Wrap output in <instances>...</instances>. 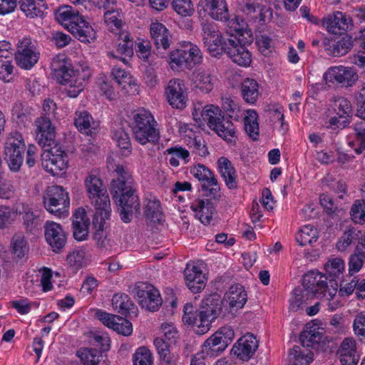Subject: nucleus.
Returning a JSON list of instances; mask_svg holds the SVG:
<instances>
[{"label": "nucleus", "instance_id": "nucleus-1", "mask_svg": "<svg viewBox=\"0 0 365 365\" xmlns=\"http://www.w3.org/2000/svg\"><path fill=\"white\" fill-rule=\"evenodd\" d=\"M117 178L111 182V193L120 207L121 220L131 221L134 214H140V200L130 173L122 165H115Z\"/></svg>", "mask_w": 365, "mask_h": 365}, {"label": "nucleus", "instance_id": "nucleus-2", "mask_svg": "<svg viewBox=\"0 0 365 365\" xmlns=\"http://www.w3.org/2000/svg\"><path fill=\"white\" fill-rule=\"evenodd\" d=\"M51 70L58 81L66 86V92L69 97L76 98L83 91L85 82L91 76L88 68L74 69L65 58L57 56L53 58Z\"/></svg>", "mask_w": 365, "mask_h": 365}, {"label": "nucleus", "instance_id": "nucleus-3", "mask_svg": "<svg viewBox=\"0 0 365 365\" xmlns=\"http://www.w3.org/2000/svg\"><path fill=\"white\" fill-rule=\"evenodd\" d=\"M131 115V128L135 140L143 145L148 143H158L160 129L152 113L149 110L139 108L134 110Z\"/></svg>", "mask_w": 365, "mask_h": 365}, {"label": "nucleus", "instance_id": "nucleus-4", "mask_svg": "<svg viewBox=\"0 0 365 365\" xmlns=\"http://www.w3.org/2000/svg\"><path fill=\"white\" fill-rule=\"evenodd\" d=\"M217 307L210 305L207 302V298L202 301L201 310L194 311L192 304L187 303L183 308L182 322L185 325L192 326L195 332L198 335L207 333L211 323L220 316Z\"/></svg>", "mask_w": 365, "mask_h": 365}, {"label": "nucleus", "instance_id": "nucleus-5", "mask_svg": "<svg viewBox=\"0 0 365 365\" xmlns=\"http://www.w3.org/2000/svg\"><path fill=\"white\" fill-rule=\"evenodd\" d=\"M247 300L245 290L238 284L231 286L222 299L217 294L207 297V303L217 307L222 317H233L237 310L243 308Z\"/></svg>", "mask_w": 365, "mask_h": 365}, {"label": "nucleus", "instance_id": "nucleus-6", "mask_svg": "<svg viewBox=\"0 0 365 365\" xmlns=\"http://www.w3.org/2000/svg\"><path fill=\"white\" fill-rule=\"evenodd\" d=\"M324 275L317 271H310L305 274L302 279L303 288H296L293 291V296L290 299L289 308L297 311L301 305L307 303V301L319 295V287H323Z\"/></svg>", "mask_w": 365, "mask_h": 365}, {"label": "nucleus", "instance_id": "nucleus-7", "mask_svg": "<svg viewBox=\"0 0 365 365\" xmlns=\"http://www.w3.org/2000/svg\"><path fill=\"white\" fill-rule=\"evenodd\" d=\"M84 187L87 197L96 208V211H104V215L111 212L110 198L107 189L98 175L91 172L84 179Z\"/></svg>", "mask_w": 365, "mask_h": 365}, {"label": "nucleus", "instance_id": "nucleus-8", "mask_svg": "<svg viewBox=\"0 0 365 365\" xmlns=\"http://www.w3.org/2000/svg\"><path fill=\"white\" fill-rule=\"evenodd\" d=\"M43 205L46 210L51 214L58 217L68 216L70 197L68 192L59 185H51L47 187L43 196Z\"/></svg>", "mask_w": 365, "mask_h": 365}, {"label": "nucleus", "instance_id": "nucleus-9", "mask_svg": "<svg viewBox=\"0 0 365 365\" xmlns=\"http://www.w3.org/2000/svg\"><path fill=\"white\" fill-rule=\"evenodd\" d=\"M170 63L191 69L202 61V53L199 47L190 41H182L180 47L170 54Z\"/></svg>", "mask_w": 365, "mask_h": 365}, {"label": "nucleus", "instance_id": "nucleus-10", "mask_svg": "<svg viewBox=\"0 0 365 365\" xmlns=\"http://www.w3.org/2000/svg\"><path fill=\"white\" fill-rule=\"evenodd\" d=\"M43 148L41 165L47 173L58 175L67 170L68 157L60 145L54 144L51 147Z\"/></svg>", "mask_w": 365, "mask_h": 365}, {"label": "nucleus", "instance_id": "nucleus-11", "mask_svg": "<svg viewBox=\"0 0 365 365\" xmlns=\"http://www.w3.org/2000/svg\"><path fill=\"white\" fill-rule=\"evenodd\" d=\"M25 143L19 133H12L6 138L4 145L5 160L11 171L17 172L23 164Z\"/></svg>", "mask_w": 365, "mask_h": 365}, {"label": "nucleus", "instance_id": "nucleus-12", "mask_svg": "<svg viewBox=\"0 0 365 365\" xmlns=\"http://www.w3.org/2000/svg\"><path fill=\"white\" fill-rule=\"evenodd\" d=\"M39 58L40 51L35 41L31 38H24L19 41L15 61L21 68L31 69L37 63Z\"/></svg>", "mask_w": 365, "mask_h": 365}, {"label": "nucleus", "instance_id": "nucleus-13", "mask_svg": "<svg viewBox=\"0 0 365 365\" xmlns=\"http://www.w3.org/2000/svg\"><path fill=\"white\" fill-rule=\"evenodd\" d=\"M355 98L357 106L356 115L363 120L354 125L356 142L349 141L348 144L357 155H360L365 150V87H362L356 93Z\"/></svg>", "mask_w": 365, "mask_h": 365}, {"label": "nucleus", "instance_id": "nucleus-14", "mask_svg": "<svg viewBox=\"0 0 365 365\" xmlns=\"http://www.w3.org/2000/svg\"><path fill=\"white\" fill-rule=\"evenodd\" d=\"M202 38L205 46L212 56L220 54L224 51L225 40L217 26L212 22L202 24Z\"/></svg>", "mask_w": 365, "mask_h": 365}, {"label": "nucleus", "instance_id": "nucleus-15", "mask_svg": "<svg viewBox=\"0 0 365 365\" xmlns=\"http://www.w3.org/2000/svg\"><path fill=\"white\" fill-rule=\"evenodd\" d=\"M168 102L173 108L182 110L188 102V88L185 81L180 78L169 81L165 89Z\"/></svg>", "mask_w": 365, "mask_h": 365}, {"label": "nucleus", "instance_id": "nucleus-16", "mask_svg": "<svg viewBox=\"0 0 365 365\" xmlns=\"http://www.w3.org/2000/svg\"><path fill=\"white\" fill-rule=\"evenodd\" d=\"M252 41L245 40L241 38L240 40L227 38L225 44L224 52L227 54L232 61L242 67H249L252 63V55L245 44Z\"/></svg>", "mask_w": 365, "mask_h": 365}, {"label": "nucleus", "instance_id": "nucleus-17", "mask_svg": "<svg viewBox=\"0 0 365 365\" xmlns=\"http://www.w3.org/2000/svg\"><path fill=\"white\" fill-rule=\"evenodd\" d=\"M190 173L200 181L202 188L215 200L221 197L220 187L214 173L205 165L196 164L190 168Z\"/></svg>", "mask_w": 365, "mask_h": 365}, {"label": "nucleus", "instance_id": "nucleus-18", "mask_svg": "<svg viewBox=\"0 0 365 365\" xmlns=\"http://www.w3.org/2000/svg\"><path fill=\"white\" fill-rule=\"evenodd\" d=\"M136 297L143 308L155 312L162 304L159 291L150 284L143 283L136 287Z\"/></svg>", "mask_w": 365, "mask_h": 365}, {"label": "nucleus", "instance_id": "nucleus-19", "mask_svg": "<svg viewBox=\"0 0 365 365\" xmlns=\"http://www.w3.org/2000/svg\"><path fill=\"white\" fill-rule=\"evenodd\" d=\"M235 332L228 326L222 327L205 340L203 346L205 350L222 353L232 341Z\"/></svg>", "mask_w": 365, "mask_h": 365}, {"label": "nucleus", "instance_id": "nucleus-20", "mask_svg": "<svg viewBox=\"0 0 365 365\" xmlns=\"http://www.w3.org/2000/svg\"><path fill=\"white\" fill-rule=\"evenodd\" d=\"M323 78L326 83H337L351 86L357 81L359 76L351 68L337 66L328 68Z\"/></svg>", "mask_w": 365, "mask_h": 365}, {"label": "nucleus", "instance_id": "nucleus-21", "mask_svg": "<svg viewBox=\"0 0 365 365\" xmlns=\"http://www.w3.org/2000/svg\"><path fill=\"white\" fill-rule=\"evenodd\" d=\"M44 228L46 241L52 250L56 253L61 252L67 242V235L61 225L53 221H47Z\"/></svg>", "mask_w": 365, "mask_h": 365}, {"label": "nucleus", "instance_id": "nucleus-22", "mask_svg": "<svg viewBox=\"0 0 365 365\" xmlns=\"http://www.w3.org/2000/svg\"><path fill=\"white\" fill-rule=\"evenodd\" d=\"M198 8L215 21H228L230 13L226 0H200Z\"/></svg>", "mask_w": 365, "mask_h": 365}, {"label": "nucleus", "instance_id": "nucleus-23", "mask_svg": "<svg viewBox=\"0 0 365 365\" xmlns=\"http://www.w3.org/2000/svg\"><path fill=\"white\" fill-rule=\"evenodd\" d=\"M190 209L195 217L205 225H210L216 214L213 202L205 197L194 200L190 203Z\"/></svg>", "mask_w": 365, "mask_h": 365}, {"label": "nucleus", "instance_id": "nucleus-24", "mask_svg": "<svg viewBox=\"0 0 365 365\" xmlns=\"http://www.w3.org/2000/svg\"><path fill=\"white\" fill-rule=\"evenodd\" d=\"M323 287H319V295L317 298L322 300V303L325 304L329 310L333 312L341 306L339 298L336 296L338 284L335 280L329 279L324 275Z\"/></svg>", "mask_w": 365, "mask_h": 365}, {"label": "nucleus", "instance_id": "nucleus-25", "mask_svg": "<svg viewBox=\"0 0 365 365\" xmlns=\"http://www.w3.org/2000/svg\"><path fill=\"white\" fill-rule=\"evenodd\" d=\"M37 126V140L43 148L51 147L56 143V129L51 120L46 115L38 118L36 121Z\"/></svg>", "mask_w": 365, "mask_h": 365}, {"label": "nucleus", "instance_id": "nucleus-26", "mask_svg": "<svg viewBox=\"0 0 365 365\" xmlns=\"http://www.w3.org/2000/svg\"><path fill=\"white\" fill-rule=\"evenodd\" d=\"M184 274L186 284L192 293H199L205 287L207 279L199 266L187 264Z\"/></svg>", "mask_w": 365, "mask_h": 365}, {"label": "nucleus", "instance_id": "nucleus-27", "mask_svg": "<svg viewBox=\"0 0 365 365\" xmlns=\"http://www.w3.org/2000/svg\"><path fill=\"white\" fill-rule=\"evenodd\" d=\"M337 354L342 365H356L360 358L356 342L350 337L345 338L341 341Z\"/></svg>", "mask_w": 365, "mask_h": 365}, {"label": "nucleus", "instance_id": "nucleus-28", "mask_svg": "<svg viewBox=\"0 0 365 365\" xmlns=\"http://www.w3.org/2000/svg\"><path fill=\"white\" fill-rule=\"evenodd\" d=\"M258 347V342L253 334H247L239 339L233 346L232 351L242 360H248Z\"/></svg>", "mask_w": 365, "mask_h": 365}, {"label": "nucleus", "instance_id": "nucleus-29", "mask_svg": "<svg viewBox=\"0 0 365 365\" xmlns=\"http://www.w3.org/2000/svg\"><path fill=\"white\" fill-rule=\"evenodd\" d=\"M69 31L82 43H89L96 38V31L82 15L76 21Z\"/></svg>", "mask_w": 365, "mask_h": 365}, {"label": "nucleus", "instance_id": "nucleus-30", "mask_svg": "<svg viewBox=\"0 0 365 365\" xmlns=\"http://www.w3.org/2000/svg\"><path fill=\"white\" fill-rule=\"evenodd\" d=\"M324 25L329 33L341 34L351 26V20L342 12L336 11L324 19Z\"/></svg>", "mask_w": 365, "mask_h": 365}, {"label": "nucleus", "instance_id": "nucleus-31", "mask_svg": "<svg viewBox=\"0 0 365 365\" xmlns=\"http://www.w3.org/2000/svg\"><path fill=\"white\" fill-rule=\"evenodd\" d=\"M226 22L230 38L236 40L243 38L245 40L252 41V33L242 18L235 16L231 19L229 18Z\"/></svg>", "mask_w": 365, "mask_h": 365}, {"label": "nucleus", "instance_id": "nucleus-32", "mask_svg": "<svg viewBox=\"0 0 365 365\" xmlns=\"http://www.w3.org/2000/svg\"><path fill=\"white\" fill-rule=\"evenodd\" d=\"M89 219L82 207L76 209L73 215V237L78 241L85 240L88 235Z\"/></svg>", "mask_w": 365, "mask_h": 365}, {"label": "nucleus", "instance_id": "nucleus-33", "mask_svg": "<svg viewBox=\"0 0 365 365\" xmlns=\"http://www.w3.org/2000/svg\"><path fill=\"white\" fill-rule=\"evenodd\" d=\"M217 170L229 189L237 188V175L232 162L228 158L220 157L217 160Z\"/></svg>", "mask_w": 365, "mask_h": 365}, {"label": "nucleus", "instance_id": "nucleus-34", "mask_svg": "<svg viewBox=\"0 0 365 365\" xmlns=\"http://www.w3.org/2000/svg\"><path fill=\"white\" fill-rule=\"evenodd\" d=\"M74 124L80 132L86 135L96 133L99 128V123L95 121L92 115L86 110L76 112Z\"/></svg>", "mask_w": 365, "mask_h": 365}, {"label": "nucleus", "instance_id": "nucleus-35", "mask_svg": "<svg viewBox=\"0 0 365 365\" xmlns=\"http://www.w3.org/2000/svg\"><path fill=\"white\" fill-rule=\"evenodd\" d=\"M150 35L157 48L166 50L170 45V35L168 29L161 23L153 22L150 24Z\"/></svg>", "mask_w": 365, "mask_h": 365}, {"label": "nucleus", "instance_id": "nucleus-36", "mask_svg": "<svg viewBox=\"0 0 365 365\" xmlns=\"http://www.w3.org/2000/svg\"><path fill=\"white\" fill-rule=\"evenodd\" d=\"M200 115L202 119L199 118V125L206 123L212 130L223 120L221 109L212 104L205 106L202 108Z\"/></svg>", "mask_w": 365, "mask_h": 365}, {"label": "nucleus", "instance_id": "nucleus-37", "mask_svg": "<svg viewBox=\"0 0 365 365\" xmlns=\"http://www.w3.org/2000/svg\"><path fill=\"white\" fill-rule=\"evenodd\" d=\"M145 205V215L150 223L160 224L163 220V214L160 200L155 196L150 195L146 197Z\"/></svg>", "mask_w": 365, "mask_h": 365}, {"label": "nucleus", "instance_id": "nucleus-38", "mask_svg": "<svg viewBox=\"0 0 365 365\" xmlns=\"http://www.w3.org/2000/svg\"><path fill=\"white\" fill-rule=\"evenodd\" d=\"M22 215L23 223L27 231L31 232L41 229L43 218L38 211H34L26 205H22V211L19 212Z\"/></svg>", "mask_w": 365, "mask_h": 365}, {"label": "nucleus", "instance_id": "nucleus-39", "mask_svg": "<svg viewBox=\"0 0 365 365\" xmlns=\"http://www.w3.org/2000/svg\"><path fill=\"white\" fill-rule=\"evenodd\" d=\"M79 12L71 6H60L55 12V19L68 31L76 21L80 17Z\"/></svg>", "mask_w": 365, "mask_h": 365}, {"label": "nucleus", "instance_id": "nucleus-40", "mask_svg": "<svg viewBox=\"0 0 365 365\" xmlns=\"http://www.w3.org/2000/svg\"><path fill=\"white\" fill-rule=\"evenodd\" d=\"M192 82L195 88L205 93L210 92L214 86L210 72L204 69H198L193 73Z\"/></svg>", "mask_w": 365, "mask_h": 365}, {"label": "nucleus", "instance_id": "nucleus-41", "mask_svg": "<svg viewBox=\"0 0 365 365\" xmlns=\"http://www.w3.org/2000/svg\"><path fill=\"white\" fill-rule=\"evenodd\" d=\"M322 329L316 326L307 327L299 336L300 341L304 347L314 348L322 341Z\"/></svg>", "mask_w": 365, "mask_h": 365}, {"label": "nucleus", "instance_id": "nucleus-42", "mask_svg": "<svg viewBox=\"0 0 365 365\" xmlns=\"http://www.w3.org/2000/svg\"><path fill=\"white\" fill-rule=\"evenodd\" d=\"M242 98L250 104H254L259 97V84L255 79L246 78L241 85Z\"/></svg>", "mask_w": 365, "mask_h": 365}, {"label": "nucleus", "instance_id": "nucleus-43", "mask_svg": "<svg viewBox=\"0 0 365 365\" xmlns=\"http://www.w3.org/2000/svg\"><path fill=\"white\" fill-rule=\"evenodd\" d=\"M243 115L245 130L247 135L256 140L259 135L258 114L256 110L248 109L244 110Z\"/></svg>", "mask_w": 365, "mask_h": 365}, {"label": "nucleus", "instance_id": "nucleus-44", "mask_svg": "<svg viewBox=\"0 0 365 365\" xmlns=\"http://www.w3.org/2000/svg\"><path fill=\"white\" fill-rule=\"evenodd\" d=\"M212 130L228 143L235 145L237 140V134L236 128L231 121L222 120V123Z\"/></svg>", "mask_w": 365, "mask_h": 365}, {"label": "nucleus", "instance_id": "nucleus-45", "mask_svg": "<svg viewBox=\"0 0 365 365\" xmlns=\"http://www.w3.org/2000/svg\"><path fill=\"white\" fill-rule=\"evenodd\" d=\"M313 360V353L311 351L302 350L299 346H294L289 353L290 365H309Z\"/></svg>", "mask_w": 365, "mask_h": 365}, {"label": "nucleus", "instance_id": "nucleus-46", "mask_svg": "<svg viewBox=\"0 0 365 365\" xmlns=\"http://www.w3.org/2000/svg\"><path fill=\"white\" fill-rule=\"evenodd\" d=\"M112 305L113 309L122 315H126L135 309L130 298L124 293L114 294L112 298Z\"/></svg>", "mask_w": 365, "mask_h": 365}, {"label": "nucleus", "instance_id": "nucleus-47", "mask_svg": "<svg viewBox=\"0 0 365 365\" xmlns=\"http://www.w3.org/2000/svg\"><path fill=\"white\" fill-rule=\"evenodd\" d=\"M118 42L117 45V52L125 57H131L133 55V38L127 31H122L118 33Z\"/></svg>", "mask_w": 365, "mask_h": 365}, {"label": "nucleus", "instance_id": "nucleus-48", "mask_svg": "<svg viewBox=\"0 0 365 365\" xmlns=\"http://www.w3.org/2000/svg\"><path fill=\"white\" fill-rule=\"evenodd\" d=\"M113 140L120 148L121 154L128 156L132 152L131 143L129 135L122 128L115 130L112 135Z\"/></svg>", "mask_w": 365, "mask_h": 365}, {"label": "nucleus", "instance_id": "nucleus-49", "mask_svg": "<svg viewBox=\"0 0 365 365\" xmlns=\"http://www.w3.org/2000/svg\"><path fill=\"white\" fill-rule=\"evenodd\" d=\"M318 237L317 228L313 225H306L300 229L296 236V240L301 246H305L317 242Z\"/></svg>", "mask_w": 365, "mask_h": 365}, {"label": "nucleus", "instance_id": "nucleus-50", "mask_svg": "<svg viewBox=\"0 0 365 365\" xmlns=\"http://www.w3.org/2000/svg\"><path fill=\"white\" fill-rule=\"evenodd\" d=\"M165 153L170 156L168 159V163L172 167H178L180 165V160H183L185 163L189 161V151L181 146L168 148L165 150Z\"/></svg>", "mask_w": 365, "mask_h": 365}, {"label": "nucleus", "instance_id": "nucleus-51", "mask_svg": "<svg viewBox=\"0 0 365 365\" xmlns=\"http://www.w3.org/2000/svg\"><path fill=\"white\" fill-rule=\"evenodd\" d=\"M350 39L341 38L336 41L330 43L326 48L328 54L333 56H341L346 54L351 48Z\"/></svg>", "mask_w": 365, "mask_h": 365}, {"label": "nucleus", "instance_id": "nucleus-52", "mask_svg": "<svg viewBox=\"0 0 365 365\" xmlns=\"http://www.w3.org/2000/svg\"><path fill=\"white\" fill-rule=\"evenodd\" d=\"M222 108L229 118L236 121L242 119L245 114L244 110L240 108L238 103L230 97L222 98Z\"/></svg>", "mask_w": 365, "mask_h": 365}, {"label": "nucleus", "instance_id": "nucleus-53", "mask_svg": "<svg viewBox=\"0 0 365 365\" xmlns=\"http://www.w3.org/2000/svg\"><path fill=\"white\" fill-rule=\"evenodd\" d=\"M20 7L27 16L34 18L43 13L44 3L40 0H21Z\"/></svg>", "mask_w": 365, "mask_h": 365}, {"label": "nucleus", "instance_id": "nucleus-54", "mask_svg": "<svg viewBox=\"0 0 365 365\" xmlns=\"http://www.w3.org/2000/svg\"><path fill=\"white\" fill-rule=\"evenodd\" d=\"M122 19L123 14L119 9H108L104 13L105 23L113 31H122Z\"/></svg>", "mask_w": 365, "mask_h": 365}, {"label": "nucleus", "instance_id": "nucleus-55", "mask_svg": "<svg viewBox=\"0 0 365 365\" xmlns=\"http://www.w3.org/2000/svg\"><path fill=\"white\" fill-rule=\"evenodd\" d=\"M77 356L79 357L82 365H98L101 357L99 351L91 348L79 349L77 351Z\"/></svg>", "mask_w": 365, "mask_h": 365}, {"label": "nucleus", "instance_id": "nucleus-56", "mask_svg": "<svg viewBox=\"0 0 365 365\" xmlns=\"http://www.w3.org/2000/svg\"><path fill=\"white\" fill-rule=\"evenodd\" d=\"M172 9L180 16H191L194 12V5L191 0H168Z\"/></svg>", "mask_w": 365, "mask_h": 365}, {"label": "nucleus", "instance_id": "nucleus-57", "mask_svg": "<svg viewBox=\"0 0 365 365\" xmlns=\"http://www.w3.org/2000/svg\"><path fill=\"white\" fill-rule=\"evenodd\" d=\"M344 262L341 258L336 257L329 259L324 265L326 273L328 274V276H327L328 280H335L334 278L339 277L344 270ZM324 275L326 277L325 274Z\"/></svg>", "mask_w": 365, "mask_h": 365}, {"label": "nucleus", "instance_id": "nucleus-58", "mask_svg": "<svg viewBox=\"0 0 365 365\" xmlns=\"http://www.w3.org/2000/svg\"><path fill=\"white\" fill-rule=\"evenodd\" d=\"M110 212H108L107 215H104V211H96L93 220V225L96 229L93 237L97 242L103 237H106L103 232L106 220L110 217Z\"/></svg>", "mask_w": 365, "mask_h": 365}, {"label": "nucleus", "instance_id": "nucleus-59", "mask_svg": "<svg viewBox=\"0 0 365 365\" xmlns=\"http://www.w3.org/2000/svg\"><path fill=\"white\" fill-rule=\"evenodd\" d=\"M331 107L336 112L339 117H345L349 115L352 110L351 105L344 97H333Z\"/></svg>", "mask_w": 365, "mask_h": 365}, {"label": "nucleus", "instance_id": "nucleus-60", "mask_svg": "<svg viewBox=\"0 0 365 365\" xmlns=\"http://www.w3.org/2000/svg\"><path fill=\"white\" fill-rule=\"evenodd\" d=\"M111 74L118 84L124 89H127V86H137L130 74L124 69L115 66L112 68Z\"/></svg>", "mask_w": 365, "mask_h": 365}, {"label": "nucleus", "instance_id": "nucleus-61", "mask_svg": "<svg viewBox=\"0 0 365 365\" xmlns=\"http://www.w3.org/2000/svg\"><path fill=\"white\" fill-rule=\"evenodd\" d=\"M358 239L357 230L354 227H349L343 233L336 243V249L344 252Z\"/></svg>", "mask_w": 365, "mask_h": 365}, {"label": "nucleus", "instance_id": "nucleus-62", "mask_svg": "<svg viewBox=\"0 0 365 365\" xmlns=\"http://www.w3.org/2000/svg\"><path fill=\"white\" fill-rule=\"evenodd\" d=\"M68 264L74 271L82 268L86 264V253L83 250H75L66 257Z\"/></svg>", "mask_w": 365, "mask_h": 365}, {"label": "nucleus", "instance_id": "nucleus-63", "mask_svg": "<svg viewBox=\"0 0 365 365\" xmlns=\"http://www.w3.org/2000/svg\"><path fill=\"white\" fill-rule=\"evenodd\" d=\"M133 365H153L150 351L145 346L138 348L133 355Z\"/></svg>", "mask_w": 365, "mask_h": 365}, {"label": "nucleus", "instance_id": "nucleus-64", "mask_svg": "<svg viewBox=\"0 0 365 365\" xmlns=\"http://www.w3.org/2000/svg\"><path fill=\"white\" fill-rule=\"evenodd\" d=\"M350 215L352 220L356 223L365 222V201L357 200L352 205Z\"/></svg>", "mask_w": 365, "mask_h": 365}]
</instances>
